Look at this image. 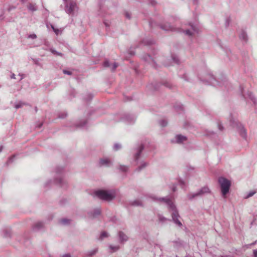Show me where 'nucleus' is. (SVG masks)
I'll use <instances>...</instances> for the list:
<instances>
[{
	"label": "nucleus",
	"mask_w": 257,
	"mask_h": 257,
	"mask_svg": "<svg viewBox=\"0 0 257 257\" xmlns=\"http://www.w3.org/2000/svg\"><path fill=\"white\" fill-rule=\"evenodd\" d=\"M108 236V234L106 232H103L101 233L100 235V238L101 239H103L105 237H107Z\"/></svg>",
	"instance_id": "aec40b11"
},
{
	"label": "nucleus",
	"mask_w": 257,
	"mask_h": 257,
	"mask_svg": "<svg viewBox=\"0 0 257 257\" xmlns=\"http://www.w3.org/2000/svg\"><path fill=\"white\" fill-rule=\"evenodd\" d=\"M68 221V220L67 219H64L62 220V223H63L64 224H67Z\"/></svg>",
	"instance_id": "7c9ffc66"
},
{
	"label": "nucleus",
	"mask_w": 257,
	"mask_h": 257,
	"mask_svg": "<svg viewBox=\"0 0 257 257\" xmlns=\"http://www.w3.org/2000/svg\"><path fill=\"white\" fill-rule=\"evenodd\" d=\"M50 51H51L52 53H53V54H54L58 55H61V53H58V52H57L56 51H55V50H53V49H50Z\"/></svg>",
	"instance_id": "393cba45"
},
{
	"label": "nucleus",
	"mask_w": 257,
	"mask_h": 257,
	"mask_svg": "<svg viewBox=\"0 0 257 257\" xmlns=\"http://www.w3.org/2000/svg\"><path fill=\"white\" fill-rule=\"evenodd\" d=\"M187 140L186 137L184 136H182L180 135H176L174 139V140H172V142L173 143H181L185 141H186Z\"/></svg>",
	"instance_id": "423d86ee"
},
{
	"label": "nucleus",
	"mask_w": 257,
	"mask_h": 257,
	"mask_svg": "<svg viewBox=\"0 0 257 257\" xmlns=\"http://www.w3.org/2000/svg\"><path fill=\"white\" fill-rule=\"evenodd\" d=\"M104 66L106 67H109L111 71H114L118 65L116 63H114L113 64H110L108 60H106L104 63Z\"/></svg>",
	"instance_id": "6e6552de"
},
{
	"label": "nucleus",
	"mask_w": 257,
	"mask_h": 257,
	"mask_svg": "<svg viewBox=\"0 0 257 257\" xmlns=\"http://www.w3.org/2000/svg\"><path fill=\"white\" fill-rule=\"evenodd\" d=\"M143 148L142 147H141L140 149H139V150L138 151V152H137V153L136 154V159H138V158L139 157V155H140L141 152H142V150H143Z\"/></svg>",
	"instance_id": "5701e85b"
},
{
	"label": "nucleus",
	"mask_w": 257,
	"mask_h": 257,
	"mask_svg": "<svg viewBox=\"0 0 257 257\" xmlns=\"http://www.w3.org/2000/svg\"><path fill=\"white\" fill-rule=\"evenodd\" d=\"M95 195L100 199L109 201L115 197L116 192L114 190H100L96 191Z\"/></svg>",
	"instance_id": "f03ea898"
},
{
	"label": "nucleus",
	"mask_w": 257,
	"mask_h": 257,
	"mask_svg": "<svg viewBox=\"0 0 257 257\" xmlns=\"http://www.w3.org/2000/svg\"><path fill=\"white\" fill-rule=\"evenodd\" d=\"M120 169L122 171H126L127 170V167L125 166H120Z\"/></svg>",
	"instance_id": "a878e982"
},
{
	"label": "nucleus",
	"mask_w": 257,
	"mask_h": 257,
	"mask_svg": "<svg viewBox=\"0 0 257 257\" xmlns=\"http://www.w3.org/2000/svg\"><path fill=\"white\" fill-rule=\"evenodd\" d=\"M61 182H62V179H61L59 181V182H58V183H59V184H61Z\"/></svg>",
	"instance_id": "ea45409f"
},
{
	"label": "nucleus",
	"mask_w": 257,
	"mask_h": 257,
	"mask_svg": "<svg viewBox=\"0 0 257 257\" xmlns=\"http://www.w3.org/2000/svg\"><path fill=\"white\" fill-rule=\"evenodd\" d=\"M221 257H222V256H221Z\"/></svg>",
	"instance_id": "a18cd8bd"
},
{
	"label": "nucleus",
	"mask_w": 257,
	"mask_h": 257,
	"mask_svg": "<svg viewBox=\"0 0 257 257\" xmlns=\"http://www.w3.org/2000/svg\"><path fill=\"white\" fill-rule=\"evenodd\" d=\"M146 166H147V164H146V163H143V165H142L141 166H140V167H139V170H141L142 168H143L145 167Z\"/></svg>",
	"instance_id": "c85d7f7f"
},
{
	"label": "nucleus",
	"mask_w": 257,
	"mask_h": 257,
	"mask_svg": "<svg viewBox=\"0 0 257 257\" xmlns=\"http://www.w3.org/2000/svg\"><path fill=\"white\" fill-rule=\"evenodd\" d=\"M11 78L12 79H16V75H15V74L12 73L11 75Z\"/></svg>",
	"instance_id": "473e14b6"
},
{
	"label": "nucleus",
	"mask_w": 257,
	"mask_h": 257,
	"mask_svg": "<svg viewBox=\"0 0 257 257\" xmlns=\"http://www.w3.org/2000/svg\"><path fill=\"white\" fill-rule=\"evenodd\" d=\"M253 255L254 257H257V250H254L253 251Z\"/></svg>",
	"instance_id": "72a5a7b5"
},
{
	"label": "nucleus",
	"mask_w": 257,
	"mask_h": 257,
	"mask_svg": "<svg viewBox=\"0 0 257 257\" xmlns=\"http://www.w3.org/2000/svg\"><path fill=\"white\" fill-rule=\"evenodd\" d=\"M218 182L221 189L222 196L225 198L226 194L229 192L231 186V182L222 177L218 178Z\"/></svg>",
	"instance_id": "7ed1b4c3"
},
{
	"label": "nucleus",
	"mask_w": 257,
	"mask_h": 257,
	"mask_svg": "<svg viewBox=\"0 0 257 257\" xmlns=\"http://www.w3.org/2000/svg\"><path fill=\"white\" fill-rule=\"evenodd\" d=\"M51 27L56 35H58L60 33V30L57 29H55L53 25H51Z\"/></svg>",
	"instance_id": "4be33fe9"
},
{
	"label": "nucleus",
	"mask_w": 257,
	"mask_h": 257,
	"mask_svg": "<svg viewBox=\"0 0 257 257\" xmlns=\"http://www.w3.org/2000/svg\"><path fill=\"white\" fill-rule=\"evenodd\" d=\"M65 3H67V0H64Z\"/></svg>",
	"instance_id": "c03bdc74"
},
{
	"label": "nucleus",
	"mask_w": 257,
	"mask_h": 257,
	"mask_svg": "<svg viewBox=\"0 0 257 257\" xmlns=\"http://www.w3.org/2000/svg\"><path fill=\"white\" fill-rule=\"evenodd\" d=\"M27 9L30 12H35L37 10V7L36 4H33L31 3L27 5Z\"/></svg>",
	"instance_id": "9d476101"
},
{
	"label": "nucleus",
	"mask_w": 257,
	"mask_h": 257,
	"mask_svg": "<svg viewBox=\"0 0 257 257\" xmlns=\"http://www.w3.org/2000/svg\"><path fill=\"white\" fill-rule=\"evenodd\" d=\"M175 188H176L175 187H173V191H175V190H176Z\"/></svg>",
	"instance_id": "79ce46f5"
},
{
	"label": "nucleus",
	"mask_w": 257,
	"mask_h": 257,
	"mask_svg": "<svg viewBox=\"0 0 257 257\" xmlns=\"http://www.w3.org/2000/svg\"><path fill=\"white\" fill-rule=\"evenodd\" d=\"M173 61H174V62L175 63H178V59H177V58H173Z\"/></svg>",
	"instance_id": "f704fd0d"
},
{
	"label": "nucleus",
	"mask_w": 257,
	"mask_h": 257,
	"mask_svg": "<svg viewBox=\"0 0 257 257\" xmlns=\"http://www.w3.org/2000/svg\"><path fill=\"white\" fill-rule=\"evenodd\" d=\"M186 35L192 36L198 33V28L192 24L189 25V28L182 30Z\"/></svg>",
	"instance_id": "39448f33"
},
{
	"label": "nucleus",
	"mask_w": 257,
	"mask_h": 257,
	"mask_svg": "<svg viewBox=\"0 0 257 257\" xmlns=\"http://www.w3.org/2000/svg\"><path fill=\"white\" fill-rule=\"evenodd\" d=\"M62 257H71L69 254H65Z\"/></svg>",
	"instance_id": "c9c22d12"
},
{
	"label": "nucleus",
	"mask_w": 257,
	"mask_h": 257,
	"mask_svg": "<svg viewBox=\"0 0 257 257\" xmlns=\"http://www.w3.org/2000/svg\"><path fill=\"white\" fill-rule=\"evenodd\" d=\"M109 249H110L111 252H115L117 250H118L119 248V247L118 245H110L109 246Z\"/></svg>",
	"instance_id": "dca6fc26"
},
{
	"label": "nucleus",
	"mask_w": 257,
	"mask_h": 257,
	"mask_svg": "<svg viewBox=\"0 0 257 257\" xmlns=\"http://www.w3.org/2000/svg\"><path fill=\"white\" fill-rule=\"evenodd\" d=\"M255 193V191H250L246 195V198H249V197L252 196Z\"/></svg>",
	"instance_id": "412c9836"
},
{
	"label": "nucleus",
	"mask_w": 257,
	"mask_h": 257,
	"mask_svg": "<svg viewBox=\"0 0 257 257\" xmlns=\"http://www.w3.org/2000/svg\"><path fill=\"white\" fill-rule=\"evenodd\" d=\"M125 16H126V17L127 18L130 19L131 16H130V15L128 14V13H126L125 14Z\"/></svg>",
	"instance_id": "4c0bfd02"
},
{
	"label": "nucleus",
	"mask_w": 257,
	"mask_h": 257,
	"mask_svg": "<svg viewBox=\"0 0 257 257\" xmlns=\"http://www.w3.org/2000/svg\"><path fill=\"white\" fill-rule=\"evenodd\" d=\"M131 205L135 206H140L142 205V202L139 200H135L133 201H132L130 202Z\"/></svg>",
	"instance_id": "2eb2a0df"
},
{
	"label": "nucleus",
	"mask_w": 257,
	"mask_h": 257,
	"mask_svg": "<svg viewBox=\"0 0 257 257\" xmlns=\"http://www.w3.org/2000/svg\"><path fill=\"white\" fill-rule=\"evenodd\" d=\"M22 106H23V103H19L16 104L15 105V107L16 109H18V108L21 107Z\"/></svg>",
	"instance_id": "cd10ccee"
},
{
	"label": "nucleus",
	"mask_w": 257,
	"mask_h": 257,
	"mask_svg": "<svg viewBox=\"0 0 257 257\" xmlns=\"http://www.w3.org/2000/svg\"><path fill=\"white\" fill-rule=\"evenodd\" d=\"M144 59L146 61L148 62L150 64H152L154 62V60L150 55H146V57L144 58Z\"/></svg>",
	"instance_id": "f3484780"
},
{
	"label": "nucleus",
	"mask_w": 257,
	"mask_h": 257,
	"mask_svg": "<svg viewBox=\"0 0 257 257\" xmlns=\"http://www.w3.org/2000/svg\"><path fill=\"white\" fill-rule=\"evenodd\" d=\"M219 129L220 130H222V127H221V126L220 125H219Z\"/></svg>",
	"instance_id": "a19ab883"
},
{
	"label": "nucleus",
	"mask_w": 257,
	"mask_h": 257,
	"mask_svg": "<svg viewBox=\"0 0 257 257\" xmlns=\"http://www.w3.org/2000/svg\"><path fill=\"white\" fill-rule=\"evenodd\" d=\"M39 224H40V225H42V223H38V225H39Z\"/></svg>",
	"instance_id": "37998d69"
},
{
	"label": "nucleus",
	"mask_w": 257,
	"mask_h": 257,
	"mask_svg": "<svg viewBox=\"0 0 257 257\" xmlns=\"http://www.w3.org/2000/svg\"><path fill=\"white\" fill-rule=\"evenodd\" d=\"M239 133L240 135L244 139L246 138V132L244 128L242 126H241L239 130Z\"/></svg>",
	"instance_id": "ddd939ff"
},
{
	"label": "nucleus",
	"mask_w": 257,
	"mask_h": 257,
	"mask_svg": "<svg viewBox=\"0 0 257 257\" xmlns=\"http://www.w3.org/2000/svg\"><path fill=\"white\" fill-rule=\"evenodd\" d=\"M200 196L198 193V192H194V193H190L187 195V198L189 200H192L193 199Z\"/></svg>",
	"instance_id": "f8f14e48"
},
{
	"label": "nucleus",
	"mask_w": 257,
	"mask_h": 257,
	"mask_svg": "<svg viewBox=\"0 0 257 257\" xmlns=\"http://www.w3.org/2000/svg\"><path fill=\"white\" fill-rule=\"evenodd\" d=\"M239 37L240 38V40H242V41H244L245 42H246L247 40V34L246 33L244 32V31H242L240 34H239Z\"/></svg>",
	"instance_id": "4468645a"
},
{
	"label": "nucleus",
	"mask_w": 257,
	"mask_h": 257,
	"mask_svg": "<svg viewBox=\"0 0 257 257\" xmlns=\"http://www.w3.org/2000/svg\"><path fill=\"white\" fill-rule=\"evenodd\" d=\"M28 38H30V39H34L37 38V36L36 34H31V35H29Z\"/></svg>",
	"instance_id": "bb28decb"
},
{
	"label": "nucleus",
	"mask_w": 257,
	"mask_h": 257,
	"mask_svg": "<svg viewBox=\"0 0 257 257\" xmlns=\"http://www.w3.org/2000/svg\"><path fill=\"white\" fill-rule=\"evenodd\" d=\"M100 213V210L99 209H96L94 212L93 215L90 214L91 216L95 217V216L99 215Z\"/></svg>",
	"instance_id": "6ab92c4d"
},
{
	"label": "nucleus",
	"mask_w": 257,
	"mask_h": 257,
	"mask_svg": "<svg viewBox=\"0 0 257 257\" xmlns=\"http://www.w3.org/2000/svg\"><path fill=\"white\" fill-rule=\"evenodd\" d=\"M78 8L75 2L71 1L66 4V12L69 15H74L77 12Z\"/></svg>",
	"instance_id": "20e7f679"
},
{
	"label": "nucleus",
	"mask_w": 257,
	"mask_h": 257,
	"mask_svg": "<svg viewBox=\"0 0 257 257\" xmlns=\"http://www.w3.org/2000/svg\"><path fill=\"white\" fill-rule=\"evenodd\" d=\"M100 165L103 166H109L111 162L108 159H102L100 160Z\"/></svg>",
	"instance_id": "1a4fd4ad"
},
{
	"label": "nucleus",
	"mask_w": 257,
	"mask_h": 257,
	"mask_svg": "<svg viewBox=\"0 0 257 257\" xmlns=\"http://www.w3.org/2000/svg\"><path fill=\"white\" fill-rule=\"evenodd\" d=\"M154 199L156 200H159L160 201H164L168 205L169 208L172 212V216L174 222L180 226L182 225V223L178 220L179 215L176 209V206L168 198H155Z\"/></svg>",
	"instance_id": "f257e3e1"
},
{
	"label": "nucleus",
	"mask_w": 257,
	"mask_h": 257,
	"mask_svg": "<svg viewBox=\"0 0 257 257\" xmlns=\"http://www.w3.org/2000/svg\"><path fill=\"white\" fill-rule=\"evenodd\" d=\"M251 99L252 100L253 103H255V99L254 98H253V97L252 98L251 97Z\"/></svg>",
	"instance_id": "58836bf2"
},
{
	"label": "nucleus",
	"mask_w": 257,
	"mask_h": 257,
	"mask_svg": "<svg viewBox=\"0 0 257 257\" xmlns=\"http://www.w3.org/2000/svg\"><path fill=\"white\" fill-rule=\"evenodd\" d=\"M119 238L120 242H123L127 240V236L122 232H119L118 233Z\"/></svg>",
	"instance_id": "9b49d317"
},
{
	"label": "nucleus",
	"mask_w": 257,
	"mask_h": 257,
	"mask_svg": "<svg viewBox=\"0 0 257 257\" xmlns=\"http://www.w3.org/2000/svg\"><path fill=\"white\" fill-rule=\"evenodd\" d=\"M121 148V145L119 144H115L114 145V149L115 150H118L119 149H120Z\"/></svg>",
	"instance_id": "b1692460"
},
{
	"label": "nucleus",
	"mask_w": 257,
	"mask_h": 257,
	"mask_svg": "<svg viewBox=\"0 0 257 257\" xmlns=\"http://www.w3.org/2000/svg\"><path fill=\"white\" fill-rule=\"evenodd\" d=\"M166 124H167V122H166L165 121L163 120L161 121V125L163 126L166 125Z\"/></svg>",
	"instance_id": "2f4dec72"
},
{
	"label": "nucleus",
	"mask_w": 257,
	"mask_h": 257,
	"mask_svg": "<svg viewBox=\"0 0 257 257\" xmlns=\"http://www.w3.org/2000/svg\"><path fill=\"white\" fill-rule=\"evenodd\" d=\"M63 72H64V74H68V75L71 74V72L69 71H67V70H63Z\"/></svg>",
	"instance_id": "c756f323"
},
{
	"label": "nucleus",
	"mask_w": 257,
	"mask_h": 257,
	"mask_svg": "<svg viewBox=\"0 0 257 257\" xmlns=\"http://www.w3.org/2000/svg\"><path fill=\"white\" fill-rule=\"evenodd\" d=\"M159 219H160V220L161 221H164L165 220H166V219L165 218L163 217H160Z\"/></svg>",
	"instance_id": "e433bc0d"
},
{
	"label": "nucleus",
	"mask_w": 257,
	"mask_h": 257,
	"mask_svg": "<svg viewBox=\"0 0 257 257\" xmlns=\"http://www.w3.org/2000/svg\"><path fill=\"white\" fill-rule=\"evenodd\" d=\"M161 28L165 31H173L174 30L169 24H168L167 26L165 27L162 26Z\"/></svg>",
	"instance_id": "a211bd4d"
},
{
	"label": "nucleus",
	"mask_w": 257,
	"mask_h": 257,
	"mask_svg": "<svg viewBox=\"0 0 257 257\" xmlns=\"http://www.w3.org/2000/svg\"><path fill=\"white\" fill-rule=\"evenodd\" d=\"M200 196L205 194H209L210 193V190L207 186H204L202 187L198 191Z\"/></svg>",
	"instance_id": "0eeeda50"
}]
</instances>
